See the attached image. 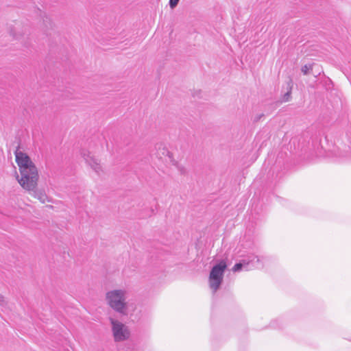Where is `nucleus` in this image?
Instances as JSON below:
<instances>
[{"instance_id":"obj_1","label":"nucleus","mask_w":351,"mask_h":351,"mask_svg":"<svg viewBox=\"0 0 351 351\" xmlns=\"http://www.w3.org/2000/svg\"><path fill=\"white\" fill-rule=\"evenodd\" d=\"M128 291L125 289L114 288L107 291L104 295L106 304L113 311L123 316H132L137 309L134 302L127 301Z\"/></svg>"},{"instance_id":"obj_2","label":"nucleus","mask_w":351,"mask_h":351,"mask_svg":"<svg viewBox=\"0 0 351 351\" xmlns=\"http://www.w3.org/2000/svg\"><path fill=\"white\" fill-rule=\"evenodd\" d=\"M227 266L226 261L221 260L212 267L208 276V286L213 293L219 289Z\"/></svg>"},{"instance_id":"obj_3","label":"nucleus","mask_w":351,"mask_h":351,"mask_svg":"<svg viewBox=\"0 0 351 351\" xmlns=\"http://www.w3.org/2000/svg\"><path fill=\"white\" fill-rule=\"evenodd\" d=\"M109 321L112 335L115 342H123L130 339L132 332L128 326L112 317L110 318Z\"/></svg>"},{"instance_id":"obj_4","label":"nucleus","mask_w":351,"mask_h":351,"mask_svg":"<svg viewBox=\"0 0 351 351\" xmlns=\"http://www.w3.org/2000/svg\"><path fill=\"white\" fill-rule=\"evenodd\" d=\"M16 180L22 189L27 193L38 186L40 180L39 170L20 173L16 175Z\"/></svg>"},{"instance_id":"obj_5","label":"nucleus","mask_w":351,"mask_h":351,"mask_svg":"<svg viewBox=\"0 0 351 351\" xmlns=\"http://www.w3.org/2000/svg\"><path fill=\"white\" fill-rule=\"evenodd\" d=\"M14 155L15 162L19 168V173L38 169L27 154L21 150H16Z\"/></svg>"},{"instance_id":"obj_6","label":"nucleus","mask_w":351,"mask_h":351,"mask_svg":"<svg viewBox=\"0 0 351 351\" xmlns=\"http://www.w3.org/2000/svg\"><path fill=\"white\" fill-rule=\"evenodd\" d=\"M81 155L86 163L90 167V168L97 173H100L104 171V166L101 160L92 155L89 152L83 150L81 152Z\"/></svg>"},{"instance_id":"obj_7","label":"nucleus","mask_w":351,"mask_h":351,"mask_svg":"<svg viewBox=\"0 0 351 351\" xmlns=\"http://www.w3.org/2000/svg\"><path fill=\"white\" fill-rule=\"evenodd\" d=\"M27 193L42 204L52 202V199L48 196L45 190L43 188H39L38 186H36L32 191H29Z\"/></svg>"},{"instance_id":"obj_8","label":"nucleus","mask_w":351,"mask_h":351,"mask_svg":"<svg viewBox=\"0 0 351 351\" xmlns=\"http://www.w3.org/2000/svg\"><path fill=\"white\" fill-rule=\"evenodd\" d=\"M156 155L160 159L163 158H168L173 165H176L177 163L173 154L164 145L160 144L156 146Z\"/></svg>"},{"instance_id":"obj_9","label":"nucleus","mask_w":351,"mask_h":351,"mask_svg":"<svg viewBox=\"0 0 351 351\" xmlns=\"http://www.w3.org/2000/svg\"><path fill=\"white\" fill-rule=\"evenodd\" d=\"M313 70V64H308L302 66L301 71L304 75H308Z\"/></svg>"},{"instance_id":"obj_10","label":"nucleus","mask_w":351,"mask_h":351,"mask_svg":"<svg viewBox=\"0 0 351 351\" xmlns=\"http://www.w3.org/2000/svg\"><path fill=\"white\" fill-rule=\"evenodd\" d=\"M243 267V263H237L233 266L232 270L233 272H237V271H241Z\"/></svg>"},{"instance_id":"obj_11","label":"nucleus","mask_w":351,"mask_h":351,"mask_svg":"<svg viewBox=\"0 0 351 351\" xmlns=\"http://www.w3.org/2000/svg\"><path fill=\"white\" fill-rule=\"evenodd\" d=\"M180 0H169V6L171 9H173L175 8L178 3H179Z\"/></svg>"},{"instance_id":"obj_12","label":"nucleus","mask_w":351,"mask_h":351,"mask_svg":"<svg viewBox=\"0 0 351 351\" xmlns=\"http://www.w3.org/2000/svg\"><path fill=\"white\" fill-rule=\"evenodd\" d=\"M6 302L7 301L5 297L3 295L0 294V305L3 306L6 304Z\"/></svg>"}]
</instances>
